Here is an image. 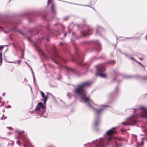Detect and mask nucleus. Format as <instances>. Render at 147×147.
<instances>
[{
	"instance_id": "nucleus-1",
	"label": "nucleus",
	"mask_w": 147,
	"mask_h": 147,
	"mask_svg": "<svg viewBox=\"0 0 147 147\" xmlns=\"http://www.w3.org/2000/svg\"><path fill=\"white\" fill-rule=\"evenodd\" d=\"M91 83L89 81H86L82 82L74 89L73 92L76 95L81 96V98L85 102H87L89 106L91 107L93 106L91 103L93 102L90 99L89 96H86V93L84 89L85 87L90 85Z\"/></svg>"
},
{
	"instance_id": "nucleus-2",
	"label": "nucleus",
	"mask_w": 147,
	"mask_h": 147,
	"mask_svg": "<svg viewBox=\"0 0 147 147\" xmlns=\"http://www.w3.org/2000/svg\"><path fill=\"white\" fill-rule=\"evenodd\" d=\"M105 71V66L104 64H102L97 66V71L96 75H98L101 77L106 78L107 77L106 74L103 73Z\"/></svg>"
},
{
	"instance_id": "nucleus-3",
	"label": "nucleus",
	"mask_w": 147,
	"mask_h": 147,
	"mask_svg": "<svg viewBox=\"0 0 147 147\" xmlns=\"http://www.w3.org/2000/svg\"><path fill=\"white\" fill-rule=\"evenodd\" d=\"M86 28V29L87 30V31H83L82 32V35L84 36L89 35L92 33V29L91 27L88 26H87Z\"/></svg>"
},
{
	"instance_id": "nucleus-4",
	"label": "nucleus",
	"mask_w": 147,
	"mask_h": 147,
	"mask_svg": "<svg viewBox=\"0 0 147 147\" xmlns=\"http://www.w3.org/2000/svg\"><path fill=\"white\" fill-rule=\"evenodd\" d=\"M53 51L54 54L56 57L59 59H60L63 60V61H64V62L65 63V60L64 59L60 57L57 53L55 46H53Z\"/></svg>"
},
{
	"instance_id": "nucleus-5",
	"label": "nucleus",
	"mask_w": 147,
	"mask_h": 147,
	"mask_svg": "<svg viewBox=\"0 0 147 147\" xmlns=\"http://www.w3.org/2000/svg\"><path fill=\"white\" fill-rule=\"evenodd\" d=\"M76 54L79 58L82 61H83V60L82 59L84 55L83 53H82L81 51L78 49H77L76 51Z\"/></svg>"
},
{
	"instance_id": "nucleus-6",
	"label": "nucleus",
	"mask_w": 147,
	"mask_h": 147,
	"mask_svg": "<svg viewBox=\"0 0 147 147\" xmlns=\"http://www.w3.org/2000/svg\"><path fill=\"white\" fill-rule=\"evenodd\" d=\"M116 130L115 129L113 128L107 131L106 133L108 135L111 136L116 133Z\"/></svg>"
},
{
	"instance_id": "nucleus-7",
	"label": "nucleus",
	"mask_w": 147,
	"mask_h": 147,
	"mask_svg": "<svg viewBox=\"0 0 147 147\" xmlns=\"http://www.w3.org/2000/svg\"><path fill=\"white\" fill-rule=\"evenodd\" d=\"M22 140L24 143H26L27 144H30L31 147H33L31 145L30 140L26 137H23Z\"/></svg>"
},
{
	"instance_id": "nucleus-8",
	"label": "nucleus",
	"mask_w": 147,
	"mask_h": 147,
	"mask_svg": "<svg viewBox=\"0 0 147 147\" xmlns=\"http://www.w3.org/2000/svg\"><path fill=\"white\" fill-rule=\"evenodd\" d=\"M142 117L147 119V109H145L141 114Z\"/></svg>"
},
{
	"instance_id": "nucleus-9",
	"label": "nucleus",
	"mask_w": 147,
	"mask_h": 147,
	"mask_svg": "<svg viewBox=\"0 0 147 147\" xmlns=\"http://www.w3.org/2000/svg\"><path fill=\"white\" fill-rule=\"evenodd\" d=\"M38 106H39V107H40V108H41L42 109H44L45 108V107L44 106L42 103V102H39L38 103Z\"/></svg>"
},
{
	"instance_id": "nucleus-10",
	"label": "nucleus",
	"mask_w": 147,
	"mask_h": 147,
	"mask_svg": "<svg viewBox=\"0 0 147 147\" xmlns=\"http://www.w3.org/2000/svg\"><path fill=\"white\" fill-rule=\"evenodd\" d=\"M99 123V121L98 119L96 120L94 123V125L95 126H96L98 125Z\"/></svg>"
},
{
	"instance_id": "nucleus-11",
	"label": "nucleus",
	"mask_w": 147,
	"mask_h": 147,
	"mask_svg": "<svg viewBox=\"0 0 147 147\" xmlns=\"http://www.w3.org/2000/svg\"><path fill=\"white\" fill-rule=\"evenodd\" d=\"M103 110V109L102 108L100 109H96V112H97V114H99L100 112L102 111V110Z\"/></svg>"
},
{
	"instance_id": "nucleus-12",
	"label": "nucleus",
	"mask_w": 147,
	"mask_h": 147,
	"mask_svg": "<svg viewBox=\"0 0 147 147\" xmlns=\"http://www.w3.org/2000/svg\"><path fill=\"white\" fill-rule=\"evenodd\" d=\"M43 102L45 104L46 102L47 101V96H46L45 98H44Z\"/></svg>"
},
{
	"instance_id": "nucleus-13",
	"label": "nucleus",
	"mask_w": 147,
	"mask_h": 147,
	"mask_svg": "<svg viewBox=\"0 0 147 147\" xmlns=\"http://www.w3.org/2000/svg\"><path fill=\"white\" fill-rule=\"evenodd\" d=\"M40 93H41L42 96L43 98H45V94L42 91H40Z\"/></svg>"
},
{
	"instance_id": "nucleus-14",
	"label": "nucleus",
	"mask_w": 147,
	"mask_h": 147,
	"mask_svg": "<svg viewBox=\"0 0 147 147\" xmlns=\"http://www.w3.org/2000/svg\"><path fill=\"white\" fill-rule=\"evenodd\" d=\"M2 53H1L0 54V62H2Z\"/></svg>"
},
{
	"instance_id": "nucleus-15",
	"label": "nucleus",
	"mask_w": 147,
	"mask_h": 147,
	"mask_svg": "<svg viewBox=\"0 0 147 147\" xmlns=\"http://www.w3.org/2000/svg\"><path fill=\"white\" fill-rule=\"evenodd\" d=\"M51 9L52 10H53L54 8V3H52L51 5Z\"/></svg>"
},
{
	"instance_id": "nucleus-16",
	"label": "nucleus",
	"mask_w": 147,
	"mask_h": 147,
	"mask_svg": "<svg viewBox=\"0 0 147 147\" xmlns=\"http://www.w3.org/2000/svg\"><path fill=\"white\" fill-rule=\"evenodd\" d=\"M40 109V107H36V111H39Z\"/></svg>"
},
{
	"instance_id": "nucleus-17",
	"label": "nucleus",
	"mask_w": 147,
	"mask_h": 147,
	"mask_svg": "<svg viewBox=\"0 0 147 147\" xmlns=\"http://www.w3.org/2000/svg\"><path fill=\"white\" fill-rule=\"evenodd\" d=\"M52 2V0H48V5H49V4L51 3Z\"/></svg>"
},
{
	"instance_id": "nucleus-18",
	"label": "nucleus",
	"mask_w": 147,
	"mask_h": 147,
	"mask_svg": "<svg viewBox=\"0 0 147 147\" xmlns=\"http://www.w3.org/2000/svg\"><path fill=\"white\" fill-rule=\"evenodd\" d=\"M16 143L18 144L19 145H20L21 144L20 143L19 141L18 140H17V141L16 142Z\"/></svg>"
},
{
	"instance_id": "nucleus-19",
	"label": "nucleus",
	"mask_w": 147,
	"mask_h": 147,
	"mask_svg": "<svg viewBox=\"0 0 147 147\" xmlns=\"http://www.w3.org/2000/svg\"><path fill=\"white\" fill-rule=\"evenodd\" d=\"M3 49V47L2 46H0V50H1Z\"/></svg>"
},
{
	"instance_id": "nucleus-20",
	"label": "nucleus",
	"mask_w": 147,
	"mask_h": 147,
	"mask_svg": "<svg viewBox=\"0 0 147 147\" xmlns=\"http://www.w3.org/2000/svg\"><path fill=\"white\" fill-rule=\"evenodd\" d=\"M135 61H136L137 63H139V64H140V65H142V64L141 63H140V62H139L138 61L136 60H135Z\"/></svg>"
},
{
	"instance_id": "nucleus-21",
	"label": "nucleus",
	"mask_w": 147,
	"mask_h": 147,
	"mask_svg": "<svg viewBox=\"0 0 147 147\" xmlns=\"http://www.w3.org/2000/svg\"><path fill=\"white\" fill-rule=\"evenodd\" d=\"M122 124H123V125H127V123H125V122L123 123H122Z\"/></svg>"
},
{
	"instance_id": "nucleus-22",
	"label": "nucleus",
	"mask_w": 147,
	"mask_h": 147,
	"mask_svg": "<svg viewBox=\"0 0 147 147\" xmlns=\"http://www.w3.org/2000/svg\"><path fill=\"white\" fill-rule=\"evenodd\" d=\"M52 60L55 63H56V64H57V63L54 60L52 59Z\"/></svg>"
},
{
	"instance_id": "nucleus-23",
	"label": "nucleus",
	"mask_w": 147,
	"mask_h": 147,
	"mask_svg": "<svg viewBox=\"0 0 147 147\" xmlns=\"http://www.w3.org/2000/svg\"><path fill=\"white\" fill-rule=\"evenodd\" d=\"M115 147H117V143L116 142V143H115Z\"/></svg>"
},
{
	"instance_id": "nucleus-24",
	"label": "nucleus",
	"mask_w": 147,
	"mask_h": 147,
	"mask_svg": "<svg viewBox=\"0 0 147 147\" xmlns=\"http://www.w3.org/2000/svg\"><path fill=\"white\" fill-rule=\"evenodd\" d=\"M111 139V137H110L109 138V140H110Z\"/></svg>"
},
{
	"instance_id": "nucleus-25",
	"label": "nucleus",
	"mask_w": 147,
	"mask_h": 147,
	"mask_svg": "<svg viewBox=\"0 0 147 147\" xmlns=\"http://www.w3.org/2000/svg\"><path fill=\"white\" fill-rule=\"evenodd\" d=\"M79 65H82V63L81 62H80L79 63Z\"/></svg>"
},
{
	"instance_id": "nucleus-26",
	"label": "nucleus",
	"mask_w": 147,
	"mask_h": 147,
	"mask_svg": "<svg viewBox=\"0 0 147 147\" xmlns=\"http://www.w3.org/2000/svg\"><path fill=\"white\" fill-rule=\"evenodd\" d=\"M63 35L65 37L66 36V33H64V34H63Z\"/></svg>"
},
{
	"instance_id": "nucleus-27",
	"label": "nucleus",
	"mask_w": 147,
	"mask_h": 147,
	"mask_svg": "<svg viewBox=\"0 0 147 147\" xmlns=\"http://www.w3.org/2000/svg\"><path fill=\"white\" fill-rule=\"evenodd\" d=\"M98 32V30H96V33H97Z\"/></svg>"
},
{
	"instance_id": "nucleus-28",
	"label": "nucleus",
	"mask_w": 147,
	"mask_h": 147,
	"mask_svg": "<svg viewBox=\"0 0 147 147\" xmlns=\"http://www.w3.org/2000/svg\"><path fill=\"white\" fill-rule=\"evenodd\" d=\"M26 147V145L25 144H24V147Z\"/></svg>"
},
{
	"instance_id": "nucleus-29",
	"label": "nucleus",
	"mask_w": 147,
	"mask_h": 147,
	"mask_svg": "<svg viewBox=\"0 0 147 147\" xmlns=\"http://www.w3.org/2000/svg\"><path fill=\"white\" fill-rule=\"evenodd\" d=\"M139 59L140 60H143V59L142 58H140Z\"/></svg>"
},
{
	"instance_id": "nucleus-30",
	"label": "nucleus",
	"mask_w": 147,
	"mask_h": 147,
	"mask_svg": "<svg viewBox=\"0 0 147 147\" xmlns=\"http://www.w3.org/2000/svg\"><path fill=\"white\" fill-rule=\"evenodd\" d=\"M1 97H0V103H1Z\"/></svg>"
},
{
	"instance_id": "nucleus-31",
	"label": "nucleus",
	"mask_w": 147,
	"mask_h": 147,
	"mask_svg": "<svg viewBox=\"0 0 147 147\" xmlns=\"http://www.w3.org/2000/svg\"><path fill=\"white\" fill-rule=\"evenodd\" d=\"M60 44L61 45H62L63 44V43H62V42H61V43H60Z\"/></svg>"
},
{
	"instance_id": "nucleus-32",
	"label": "nucleus",
	"mask_w": 147,
	"mask_h": 147,
	"mask_svg": "<svg viewBox=\"0 0 147 147\" xmlns=\"http://www.w3.org/2000/svg\"><path fill=\"white\" fill-rule=\"evenodd\" d=\"M141 109H144V107H142L141 108Z\"/></svg>"
},
{
	"instance_id": "nucleus-33",
	"label": "nucleus",
	"mask_w": 147,
	"mask_h": 147,
	"mask_svg": "<svg viewBox=\"0 0 147 147\" xmlns=\"http://www.w3.org/2000/svg\"><path fill=\"white\" fill-rule=\"evenodd\" d=\"M48 147H53V146H48Z\"/></svg>"
},
{
	"instance_id": "nucleus-34",
	"label": "nucleus",
	"mask_w": 147,
	"mask_h": 147,
	"mask_svg": "<svg viewBox=\"0 0 147 147\" xmlns=\"http://www.w3.org/2000/svg\"><path fill=\"white\" fill-rule=\"evenodd\" d=\"M131 59H134V58H132V57L131 58Z\"/></svg>"
},
{
	"instance_id": "nucleus-35",
	"label": "nucleus",
	"mask_w": 147,
	"mask_h": 147,
	"mask_svg": "<svg viewBox=\"0 0 147 147\" xmlns=\"http://www.w3.org/2000/svg\"><path fill=\"white\" fill-rule=\"evenodd\" d=\"M20 32V34H22V33H21V32Z\"/></svg>"
},
{
	"instance_id": "nucleus-36",
	"label": "nucleus",
	"mask_w": 147,
	"mask_h": 147,
	"mask_svg": "<svg viewBox=\"0 0 147 147\" xmlns=\"http://www.w3.org/2000/svg\"><path fill=\"white\" fill-rule=\"evenodd\" d=\"M101 147H104V146H101Z\"/></svg>"
}]
</instances>
